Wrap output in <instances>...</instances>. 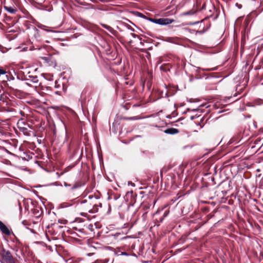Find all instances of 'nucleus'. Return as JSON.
<instances>
[{"instance_id": "nucleus-7", "label": "nucleus", "mask_w": 263, "mask_h": 263, "mask_svg": "<svg viewBox=\"0 0 263 263\" xmlns=\"http://www.w3.org/2000/svg\"><path fill=\"white\" fill-rule=\"evenodd\" d=\"M21 130L24 133V135L29 136L30 135L28 129L26 127H21L20 128Z\"/></svg>"}, {"instance_id": "nucleus-12", "label": "nucleus", "mask_w": 263, "mask_h": 263, "mask_svg": "<svg viewBox=\"0 0 263 263\" xmlns=\"http://www.w3.org/2000/svg\"><path fill=\"white\" fill-rule=\"evenodd\" d=\"M39 27H40L41 29H44V27H45V26L43 25H40L39 26ZM46 30H47L46 29Z\"/></svg>"}, {"instance_id": "nucleus-14", "label": "nucleus", "mask_w": 263, "mask_h": 263, "mask_svg": "<svg viewBox=\"0 0 263 263\" xmlns=\"http://www.w3.org/2000/svg\"><path fill=\"white\" fill-rule=\"evenodd\" d=\"M168 213H169L168 211L165 212V213H164V217L166 216L167 215V214H168Z\"/></svg>"}, {"instance_id": "nucleus-3", "label": "nucleus", "mask_w": 263, "mask_h": 263, "mask_svg": "<svg viewBox=\"0 0 263 263\" xmlns=\"http://www.w3.org/2000/svg\"><path fill=\"white\" fill-rule=\"evenodd\" d=\"M95 204H92L90 201H87L86 200L83 201L81 203L82 208L86 212H88L90 213H93L95 210H93V206Z\"/></svg>"}, {"instance_id": "nucleus-5", "label": "nucleus", "mask_w": 263, "mask_h": 263, "mask_svg": "<svg viewBox=\"0 0 263 263\" xmlns=\"http://www.w3.org/2000/svg\"><path fill=\"white\" fill-rule=\"evenodd\" d=\"M4 8L11 14H15L17 11V9L14 6H4Z\"/></svg>"}, {"instance_id": "nucleus-4", "label": "nucleus", "mask_w": 263, "mask_h": 263, "mask_svg": "<svg viewBox=\"0 0 263 263\" xmlns=\"http://www.w3.org/2000/svg\"><path fill=\"white\" fill-rule=\"evenodd\" d=\"M0 229L4 234L8 235L10 234L9 229L1 221H0Z\"/></svg>"}, {"instance_id": "nucleus-16", "label": "nucleus", "mask_w": 263, "mask_h": 263, "mask_svg": "<svg viewBox=\"0 0 263 263\" xmlns=\"http://www.w3.org/2000/svg\"><path fill=\"white\" fill-rule=\"evenodd\" d=\"M77 186L76 185H74V186L72 187V189H76V188H77Z\"/></svg>"}, {"instance_id": "nucleus-8", "label": "nucleus", "mask_w": 263, "mask_h": 263, "mask_svg": "<svg viewBox=\"0 0 263 263\" xmlns=\"http://www.w3.org/2000/svg\"><path fill=\"white\" fill-rule=\"evenodd\" d=\"M35 31L36 32L35 34V37L36 38H38L39 37H40L39 31H38V30L36 29H35Z\"/></svg>"}, {"instance_id": "nucleus-10", "label": "nucleus", "mask_w": 263, "mask_h": 263, "mask_svg": "<svg viewBox=\"0 0 263 263\" xmlns=\"http://www.w3.org/2000/svg\"><path fill=\"white\" fill-rule=\"evenodd\" d=\"M33 82L34 83H36L38 82L37 78L36 77H33Z\"/></svg>"}, {"instance_id": "nucleus-18", "label": "nucleus", "mask_w": 263, "mask_h": 263, "mask_svg": "<svg viewBox=\"0 0 263 263\" xmlns=\"http://www.w3.org/2000/svg\"><path fill=\"white\" fill-rule=\"evenodd\" d=\"M104 27L107 28V27L106 25H104Z\"/></svg>"}, {"instance_id": "nucleus-11", "label": "nucleus", "mask_w": 263, "mask_h": 263, "mask_svg": "<svg viewBox=\"0 0 263 263\" xmlns=\"http://www.w3.org/2000/svg\"><path fill=\"white\" fill-rule=\"evenodd\" d=\"M128 185H132V186H135V183H133V182H131V181H129V182H128Z\"/></svg>"}, {"instance_id": "nucleus-2", "label": "nucleus", "mask_w": 263, "mask_h": 263, "mask_svg": "<svg viewBox=\"0 0 263 263\" xmlns=\"http://www.w3.org/2000/svg\"><path fill=\"white\" fill-rule=\"evenodd\" d=\"M149 20L154 23L161 25H168L174 22V20L173 19H171L168 18H160L158 19L151 18L149 19Z\"/></svg>"}, {"instance_id": "nucleus-1", "label": "nucleus", "mask_w": 263, "mask_h": 263, "mask_svg": "<svg viewBox=\"0 0 263 263\" xmlns=\"http://www.w3.org/2000/svg\"><path fill=\"white\" fill-rule=\"evenodd\" d=\"M1 263H15V259L9 251L3 249L0 253Z\"/></svg>"}, {"instance_id": "nucleus-13", "label": "nucleus", "mask_w": 263, "mask_h": 263, "mask_svg": "<svg viewBox=\"0 0 263 263\" xmlns=\"http://www.w3.org/2000/svg\"><path fill=\"white\" fill-rule=\"evenodd\" d=\"M132 35H133V36L134 37H135L136 36H137V37L139 39V40H141V39L140 37H139L138 35H136L135 34H134V33H133V34H132Z\"/></svg>"}, {"instance_id": "nucleus-6", "label": "nucleus", "mask_w": 263, "mask_h": 263, "mask_svg": "<svg viewBox=\"0 0 263 263\" xmlns=\"http://www.w3.org/2000/svg\"><path fill=\"white\" fill-rule=\"evenodd\" d=\"M164 132L165 134H170V135H175L178 134L179 131L178 129L175 128H169L165 129Z\"/></svg>"}, {"instance_id": "nucleus-9", "label": "nucleus", "mask_w": 263, "mask_h": 263, "mask_svg": "<svg viewBox=\"0 0 263 263\" xmlns=\"http://www.w3.org/2000/svg\"><path fill=\"white\" fill-rule=\"evenodd\" d=\"M6 73V71L4 70V69H1L0 68V76L1 75H2V74H4Z\"/></svg>"}, {"instance_id": "nucleus-15", "label": "nucleus", "mask_w": 263, "mask_h": 263, "mask_svg": "<svg viewBox=\"0 0 263 263\" xmlns=\"http://www.w3.org/2000/svg\"><path fill=\"white\" fill-rule=\"evenodd\" d=\"M64 185H65V186H70V185H69V184H68L67 183H66V182H65V183H64Z\"/></svg>"}, {"instance_id": "nucleus-17", "label": "nucleus", "mask_w": 263, "mask_h": 263, "mask_svg": "<svg viewBox=\"0 0 263 263\" xmlns=\"http://www.w3.org/2000/svg\"><path fill=\"white\" fill-rule=\"evenodd\" d=\"M52 9H49V10H48V11H50Z\"/></svg>"}]
</instances>
